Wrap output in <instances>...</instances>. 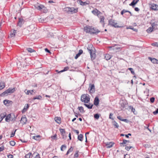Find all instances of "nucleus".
<instances>
[{
  "label": "nucleus",
  "mask_w": 158,
  "mask_h": 158,
  "mask_svg": "<svg viewBox=\"0 0 158 158\" xmlns=\"http://www.w3.org/2000/svg\"><path fill=\"white\" fill-rule=\"evenodd\" d=\"M64 10L68 14H74L77 13L78 12V8L67 7L64 8Z\"/></svg>",
  "instance_id": "nucleus-1"
},
{
  "label": "nucleus",
  "mask_w": 158,
  "mask_h": 158,
  "mask_svg": "<svg viewBox=\"0 0 158 158\" xmlns=\"http://www.w3.org/2000/svg\"><path fill=\"white\" fill-rule=\"evenodd\" d=\"M90 100L89 95L87 94H83L81 96V100L82 102L88 103L90 101Z\"/></svg>",
  "instance_id": "nucleus-2"
},
{
  "label": "nucleus",
  "mask_w": 158,
  "mask_h": 158,
  "mask_svg": "<svg viewBox=\"0 0 158 158\" xmlns=\"http://www.w3.org/2000/svg\"><path fill=\"white\" fill-rule=\"evenodd\" d=\"M15 91V88H9L8 89L2 93L1 94V96L2 97H3L5 96H6L9 93H12Z\"/></svg>",
  "instance_id": "nucleus-3"
},
{
  "label": "nucleus",
  "mask_w": 158,
  "mask_h": 158,
  "mask_svg": "<svg viewBox=\"0 0 158 158\" xmlns=\"http://www.w3.org/2000/svg\"><path fill=\"white\" fill-rule=\"evenodd\" d=\"M89 92L91 94L94 93L95 91V86L94 84H89Z\"/></svg>",
  "instance_id": "nucleus-4"
},
{
  "label": "nucleus",
  "mask_w": 158,
  "mask_h": 158,
  "mask_svg": "<svg viewBox=\"0 0 158 158\" xmlns=\"http://www.w3.org/2000/svg\"><path fill=\"white\" fill-rule=\"evenodd\" d=\"M100 32L98 29L94 27H91V30L90 33V34H97L98 33Z\"/></svg>",
  "instance_id": "nucleus-5"
},
{
  "label": "nucleus",
  "mask_w": 158,
  "mask_h": 158,
  "mask_svg": "<svg viewBox=\"0 0 158 158\" xmlns=\"http://www.w3.org/2000/svg\"><path fill=\"white\" fill-rule=\"evenodd\" d=\"M24 22L25 21L23 19L19 18L17 24L18 26L19 27H22V25L24 23Z\"/></svg>",
  "instance_id": "nucleus-6"
},
{
  "label": "nucleus",
  "mask_w": 158,
  "mask_h": 158,
  "mask_svg": "<svg viewBox=\"0 0 158 158\" xmlns=\"http://www.w3.org/2000/svg\"><path fill=\"white\" fill-rule=\"evenodd\" d=\"M91 27L87 25L84 28V30L87 33H89L90 34Z\"/></svg>",
  "instance_id": "nucleus-7"
},
{
  "label": "nucleus",
  "mask_w": 158,
  "mask_h": 158,
  "mask_svg": "<svg viewBox=\"0 0 158 158\" xmlns=\"http://www.w3.org/2000/svg\"><path fill=\"white\" fill-rule=\"evenodd\" d=\"M150 9L152 10H158V5L154 3L152 4L151 5Z\"/></svg>",
  "instance_id": "nucleus-8"
},
{
  "label": "nucleus",
  "mask_w": 158,
  "mask_h": 158,
  "mask_svg": "<svg viewBox=\"0 0 158 158\" xmlns=\"http://www.w3.org/2000/svg\"><path fill=\"white\" fill-rule=\"evenodd\" d=\"M78 1L80 4L81 6H86L89 4V1H86L85 2H83L81 0H78Z\"/></svg>",
  "instance_id": "nucleus-9"
},
{
  "label": "nucleus",
  "mask_w": 158,
  "mask_h": 158,
  "mask_svg": "<svg viewBox=\"0 0 158 158\" xmlns=\"http://www.w3.org/2000/svg\"><path fill=\"white\" fill-rule=\"evenodd\" d=\"M150 24H151L152 27H150L149 28V31L152 32L153 31V29H156L155 26L156 25V24L154 23H150Z\"/></svg>",
  "instance_id": "nucleus-10"
},
{
  "label": "nucleus",
  "mask_w": 158,
  "mask_h": 158,
  "mask_svg": "<svg viewBox=\"0 0 158 158\" xmlns=\"http://www.w3.org/2000/svg\"><path fill=\"white\" fill-rule=\"evenodd\" d=\"M99 99L98 96H96L94 100V104L96 106L98 105L99 102Z\"/></svg>",
  "instance_id": "nucleus-11"
},
{
  "label": "nucleus",
  "mask_w": 158,
  "mask_h": 158,
  "mask_svg": "<svg viewBox=\"0 0 158 158\" xmlns=\"http://www.w3.org/2000/svg\"><path fill=\"white\" fill-rule=\"evenodd\" d=\"M127 102L125 101L122 100L120 102L121 106L123 108L126 107V106L127 105Z\"/></svg>",
  "instance_id": "nucleus-12"
},
{
  "label": "nucleus",
  "mask_w": 158,
  "mask_h": 158,
  "mask_svg": "<svg viewBox=\"0 0 158 158\" xmlns=\"http://www.w3.org/2000/svg\"><path fill=\"white\" fill-rule=\"evenodd\" d=\"M130 142V141L127 140L126 139H123V142L122 143H120V144L121 146H126V143H129Z\"/></svg>",
  "instance_id": "nucleus-13"
},
{
  "label": "nucleus",
  "mask_w": 158,
  "mask_h": 158,
  "mask_svg": "<svg viewBox=\"0 0 158 158\" xmlns=\"http://www.w3.org/2000/svg\"><path fill=\"white\" fill-rule=\"evenodd\" d=\"M92 13L94 15L98 16L101 13L97 9H95L92 11Z\"/></svg>",
  "instance_id": "nucleus-14"
},
{
  "label": "nucleus",
  "mask_w": 158,
  "mask_h": 158,
  "mask_svg": "<svg viewBox=\"0 0 158 158\" xmlns=\"http://www.w3.org/2000/svg\"><path fill=\"white\" fill-rule=\"evenodd\" d=\"M149 59L154 64H158V60L155 58H152L150 57H149Z\"/></svg>",
  "instance_id": "nucleus-15"
},
{
  "label": "nucleus",
  "mask_w": 158,
  "mask_h": 158,
  "mask_svg": "<svg viewBox=\"0 0 158 158\" xmlns=\"http://www.w3.org/2000/svg\"><path fill=\"white\" fill-rule=\"evenodd\" d=\"M139 1V0H133L131 3L129 4V5L132 6L133 7Z\"/></svg>",
  "instance_id": "nucleus-16"
},
{
  "label": "nucleus",
  "mask_w": 158,
  "mask_h": 158,
  "mask_svg": "<svg viewBox=\"0 0 158 158\" xmlns=\"http://www.w3.org/2000/svg\"><path fill=\"white\" fill-rule=\"evenodd\" d=\"M5 117V121L7 122H10L11 118V114H10L7 115H6Z\"/></svg>",
  "instance_id": "nucleus-17"
},
{
  "label": "nucleus",
  "mask_w": 158,
  "mask_h": 158,
  "mask_svg": "<svg viewBox=\"0 0 158 158\" xmlns=\"http://www.w3.org/2000/svg\"><path fill=\"white\" fill-rule=\"evenodd\" d=\"M126 109L128 110H131V112H133L134 114H135V109L132 106H128V107L126 108Z\"/></svg>",
  "instance_id": "nucleus-18"
},
{
  "label": "nucleus",
  "mask_w": 158,
  "mask_h": 158,
  "mask_svg": "<svg viewBox=\"0 0 158 158\" xmlns=\"http://www.w3.org/2000/svg\"><path fill=\"white\" fill-rule=\"evenodd\" d=\"M114 144V143L112 142H110L109 143H107L106 144V146L107 148H109L112 147Z\"/></svg>",
  "instance_id": "nucleus-19"
},
{
  "label": "nucleus",
  "mask_w": 158,
  "mask_h": 158,
  "mask_svg": "<svg viewBox=\"0 0 158 158\" xmlns=\"http://www.w3.org/2000/svg\"><path fill=\"white\" fill-rule=\"evenodd\" d=\"M6 113H2L0 115V122L3 119L6 117Z\"/></svg>",
  "instance_id": "nucleus-20"
},
{
  "label": "nucleus",
  "mask_w": 158,
  "mask_h": 158,
  "mask_svg": "<svg viewBox=\"0 0 158 158\" xmlns=\"http://www.w3.org/2000/svg\"><path fill=\"white\" fill-rule=\"evenodd\" d=\"M21 121L23 123V124H26L27 121V118L25 116H22L21 118Z\"/></svg>",
  "instance_id": "nucleus-21"
},
{
  "label": "nucleus",
  "mask_w": 158,
  "mask_h": 158,
  "mask_svg": "<svg viewBox=\"0 0 158 158\" xmlns=\"http://www.w3.org/2000/svg\"><path fill=\"white\" fill-rule=\"evenodd\" d=\"M90 55V57L92 60H94L95 59V54L94 52L93 51L91 53H89Z\"/></svg>",
  "instance_id": "nucleus-22"
},
{
  "label": "nucleus",
  "mask_w": 158,
  "mask_h": 158,
  "mask_svg": "<svg viewBox=\"0 0 158 158\" xmlns=\"http://www.w3.org/2000/svg\"><path fill=\"white\" fill-rule=\"evenodd\" d=\"M115 23V21L112 19H111L109 21V24L112 27L114 26V24Z\"/></svg>",
  "instance_id": "nucleus-23"
},
{
  "label": "nucleus",
  "mask_w": 158,
  "mask_h": 158,
  "mask_svg": "<svg viewBox=\"0 0 158 158\" xmlns=\"http://www.w3.org/2000/svg\"><path fill=\"white\" fill-rule=\"evenodd\" d=\"M84 105L89 109H92L93 106H94L93 104H91L90 103H89V104L85 103L84 104Z\"/></svg>",
  "instance_id": "nucleus-24"
},
{
  "label": "nucleus",
  "mask_w": 158,
  "mask_h": 158,
  "mask_svg": "<svg viewBox=\"0 0 158 158\" xmlns=\"http://www.w3.org/2000/svg\"><path fill=\"white\" fill-rule=\"evenodd\" d=\"M55 121L58 123L60 124L61 123V118L60 117H56L54 118Z\"/></svg>",
  "instance_id": "nucleus-25"
},
{
  "label": "nucleus",
  "mask_w": 158,
  "mask_h": 158,
  "mask_svg": "<svg viewBox=\"0 0 158 158\" xmlns=\"http://www.w3.org/2000/svg\"><path fill=\"white\" fill-rule=\"evenodd\" d=\"M42 98V97L41 95L37 96L35 97H34L32 99V101H33L35 99L40 100Z\"/></svg>",
  "instance_id": "nucleus-26"
},
{
  "label": "nucleus",
  "mask_w": 158,
  "mask_h": 158,
  "mask_svg": "<svg viewBox=\"0 0 158 158\" xmlns=\"http://www.w3.org/2000/svg\"><path fill=\"white\" fill-rule=\"evenodd\" d=\"M78 109L81 113H84L85 112L83 107L82 106H78Z\"/></svg>",
  "instance_id": "nucleus-27"
},
{
  "label": "nucleus",
  "mask_w": 158,
  "mask_h": 158,
  "mask_svg": "<svg viewBox=\"0 0 158 158\" xmlns=\"http://www.w3.org/2000/svg\"><path fill=\"white\" fill-rule=\"evenodd\" d=\"M113 125L114 126L115 128H118L119 125L118 123L115 121H114L112 122Z\"/></svg>",
  "instance_id": "nucleus-28"
},
{
  "label": "nucleus",
  "mask_w": 158,
  "mask_h": 158,
  "mask_svg": "<svg viewBox=\"0 0 158 158\" xmlns=\"http://www.w3.org/2000/svg\"><path fill=\"white\" fill-rule=\"evenodd\" d=\"M83 135L82 134H80L78 135L77 137L78 139L81 141H82L83 140Z\"/></svg>",
  "instance_id": "nucleus-29"
},
{
  "label": "nucleus",
  "mask_w": 158,
  "mask_h": 158,
  "mask_svg": "<svg viewBox=\"0 0 158 158\" xmlns=\"http://www.w3.org/2000/svg\"><path fill=\"white\" fill-rule=\"evenodd\" d=\"M5 87V83L4 82H1L0 83V90H1Z\"/></svg>",
  "instance_id": "nucleus-30"
},
{
  "label": "nucleus",
  "mask_w": 158,
  "mask_h": 158,
  "mask_svg": "<svg viewBox=\"0 0 158 158\" xmlns=\"http://www.w3.org/2000/svg\"><path fill=\"white\" fill-rule=\"evenodd\" d=\"M73 149V148L72 147H71L68 150L67 152L66 155H68L69 153L71 152H72Z\"/></svg>",
  "instance_id": "nucleus-31"
},
{
  "label": "nucleus",
  "mask_w": 158,
  "mask_h": 158,
  "mask_svg": "<svg viewBox=\"0 0 158 158\" xmlns=\"http://www.w3.org/2000/svg\"><path fill=\"white\" fill-rule=\"evenodd\" d=\"M111 58V56L109 54H106L105 56V58L106 60H108Z\"/></svg>",
  "instance_id": "nucleus-32"
},
{
  "label": "nucleus",
  "mask_w": 158,
  "mask_h": 158,
  "mask_svg": "<svg viewBox=\"0 0 158 158\" xmlns=\"http://www.w3.org/2000/svg\"><path fill=\"white\" fill-rule=\"evenodd\" d=\"M32 154H31V153L30 152L25 155V158H30L31 156V157H32L33 156H32Z\"/></svg>",
  "instance_id": "nucleus-33"
},
{
  "label": "nucleus",
  "mask_w": 158,
  "mask_h": 158,
  "mask_svg": "<svg viewBox=\"0 0 158 158\" xmlns=\"http://www.w3.org/2000/svg\"><path fill=\"white\" fill-rule=\"evenodd\" d=\"M34 155H35V156L34 158H40L39 154L36 152H34L33 154H32V156H33Z\"/></svg>",
  "instance_id": "nucleus-34"
},
{
  "label": "nucleus",
  "mask_w": 158,
  "mask_h": 158,
  "mask_svg": "<svg viewBox=\"0 0 158 158\" xmlns=\"http://www.w3.org/2000/svg\"><path fill=\"white\" fill-rule=\"evenodd\" d=\"M67 148V147L65 145H62L60 148V150L61 151H63L64 150H65Z\"/></svg>",
  "instance_id": "nucleus-35"
},
{
  "label": "nucleus",
  "mask_w": 158,
  "mask_h": 158,
  "mask_svg": "<svg viewBox=\"0 0 158 158\" xmlns=\"http://www.w3.org/2000/svg\"><path fill=\"white\" fill-rule=\"evenodd\" d=\"M128 69L130 70L131 73L134 75H135V73L134 72V69L133 68H129Z\"/></svg>",
  "instance_id": "nucleus-36"
},
{
  "label": "nucleus",
  "mask_w": 158,
  "mask_h": 158,
  "mask_svg": "<svg viewBox=\"0 0 158 158\" xmlns=\"http://www.w3.org/2000/svg\"><path fill=\"white\" fill-rule=\"evenodd\" d=\"M69 69V67L68 66L67 67H65L64 69L60 71V72H59V73H62V72H64V71H67L68 69Z\"/></svg>",
  "instance_id": "nucleus-37"
},
{
  "label": "nucleus",
  "mask_w": 158,
  "mask_h": 158,
  "mask_svg": "<svg viewBox=\"0 0 158 158\" xmlns=\"http://www.w3.org/2000/svg\"><path fill=\"white\" fill-rule=\"evenodd\" d=\"M59 130L61 135L63 134H65L66 132L64 129H60Z\"/></svg>",
  "instance_id": "nucleus-38"
},
{
  "label": "nucleus",
  "mask_w": 158,
  "mask_h": 158,
  "mask_svg": "<svg viewBox=\"0 0 158 158\" xmlns=\"http://www.w3.org/2000/svg\"><path fill=\"white\" fill-rule=\"evenodd\" d=\"M92 45H90L89 46H88L87 48V50H88L89 53L90 52L91 53V52L93 51L92 49L91 48L92 47Z\"/></svg>",
  "instance_id": "nucleus-39"
},
{
  "label": "nucleus",
  "mask_w": 158,
  "mask_h": 158,
  "mask_svg": "<svg viewBox=\"0 0 158 158\" xmlns=\"http://www.w3.org/2000/svg\"><path fill=\"white\" fill-rule=\"evenodd\" d=\"M27 50L28 52H30V53H32L33 52H35V51L34 49L30 48H27Z\"/></svg>",
  "instance_id": "nucleus-40"
},
{
  "label": "nucleus",
  "mask_w": 158,
  "mask_h": 158,
  "mask_svg": "<svg viewBox=\"0 0 158 158\" xmlns=\"http://www.w3.org/2000/svg\"><path fill=\"white\" fill-rule=\"evenodd\" d=\"M100 22L102 23V24H104V18L103 16H102L100 19Z\"/></svg>",
  "instance_id": "nucleus-41"
},
{
  "label": "nucleus",
  "mask_w": 158,
  "mask_h": 158,
  "mask_svg": "<svg viewBox=\"0 0 158 158\" xmlns=\"http://www.w3.org/2000/svg\"><path fill=\"white\" fill-rule=\"evenodd\" d=\"M11 102L9 100L5 99L3 101V103L5 105H6L7 103H9L10 102Z\"/></svg>",
  "instance_id": "nucleus-42"
},
{
  "label": "nucleus",
  "mask_w": 158,
  "mask_h": 158,
  "mask_svg": "<svg viewBox=\"0 0 158 158\" xmlns=\"http://www.w3.org/2000/svg\"><path fill=\"white\" fill-rule=\"evenodd\" d=\"M99 117H100V115L98 113L95 114L94 115V118H96L97 119H98L99 118Z\"/></svg>",
  "instance_id": "nucleus-43"
},
{
  "label": "nucleus",
  "mask_w": 158,
  "mask_h": 158,
  "mask_svg": "<svg viewBox=\"0 0 158 158\" xmlns=\"http://www.w3.org/2000/svg\"><path fill=\"white\" fill-rule=\"evenodd\" d=\"M10 144L12 146H14L15 144V142L14 141L11 140L9 142Z\"/></svg>",
  "instance_id": "nucleus-44"
},
{
  "label": "nucleus",
  "mask_w": 158,
  "mask_h": 158,
  "mask_svg": "<svg viewBox=\"0 0 158 158\" xmlns=\"http://www.w3.org/2000/svg\"><path fill=\"white\" fill-rule=\"evenodd\" d=\"M127 29H132L136 32H137L138 31L137 29H135L132 26H129V27L127 28Z\"/></svg>",
  "instance_id": "nucleus-45"
},
{
  "label": "nucleus",
  "mask_w": 158,
  "mask_h": 158,
  "mask_svg": "<svg viewBox=\"0 0 158 158\" xmlns=\"http://www.w3.org/2000/svg\"><path fill=\"white\" fill-rule=\"evenodd\" d=\"M44 7V6L43 5H40L38 6L37 7V8L38 10H40L43 9V7Z\"/></svg>",
  "instance_id": "nucleus-46"
},
{
  "label": "nucleus",
  "mask_w": 158,
  "mask_h": 158,
  "mask_svg": "<svg viewBox=\"0 0 158 158\" xmlns=\"http://www.w3.org/2000/svg\"><path fill=\"white\" fill-rule=\"evenodd\" d=\"M40 135H37L35 136V139L36 140H39L40 138Z\"/></svg>",
  "instance_id": "nucleus-47"
},
{
  "label": "nucleus",
  "mask_w": 158,
  "mask_h": 158,
  "mask_svg": "<svg viewBox=\"0 0 158 158\" xmlns=\"http://www.w3.org/2000/svg\"><path fill=\"white\" fill-rule=\"evenodd\" d=\"M125 147V149L127 151H129L131 148H132V147L131 146H128L126 145V146Z\"/></svg>",
  "instance_id": "nucleus-48"
},
{
  "label": "nucleus",
  "mask_w": 158,
  "mask_h": 158,
  "mask_svg": "<svg viewBox=\"0 0 158 158\" xmlns=\"http://www.w3.org/2000/svg\"><path fill=\"white\" fill-rule=\"evenodd\" d=\"M16 131V130H15V131H12L11 132V134L10 135V137H13L15 135V132Z\"/></svg>",
  "instance_id": "nucleus-49"
},
{
  "label": "nucleus",
  "mask_w": 158,
  "mask_h": 158,
  "mask_svg": "<svg viewBox=\"0 0 158 158\" xmlns=\"http://www.w3.org/2000/svg\"><path fill=\"white\" fill-rule=\"evenodd\" d=\"M123 121H124L127 123H130L131 121L127 119H123Z\"/></svg>",
  "instance_id": "nucleus-50"
},
{
  "label": "nucleus",
  "mask_w": 158,
  "mask_h": 158,
  "mask_svg": "<svg viewBox=\"0 0 158 158\" xmlns=\"http://www.w3.org/2000/svg\"><path fill=\"white\" fill-rule=\"evenodd\" d=\"M79 152L78 151H77L76 153L74 155V157L77 158L78 157V153Z\"/></svg>",
  "instance_id": "nucleus-51"
},
{
  "label": "nucleus",
  "mask_w": 158,
  "mask_h": 158,
  "mask_svg": "<svg viewBox=\"0 0 158 158\" xmlns=\"http://www.w3.org/2000/svg\"><path fill=\"white\" fill-rule=\"evenodd\" d=\"M30 28H35L34 25H31L28 26L27 27V28L28 29L27 30L29 31Z\"/></svg>",
  "instance_id": "nucleus-52"
},
{
  "label": "nucleus",
  "mask_w": 158,
  "mask_h": 158,
  "mask_svg": "<svg viewBox=\"0 0 158 158\" xmlns=\"http://www.w3.org/2000/svg\"><path fill=\"white\" fill-rule=\"evenodd\" d=\"M45 19L46 18L44 19L41 18L39 19V21L40 22L43 23Z\"/></svg>",
  "instance_id": "nucleus-53"
},
{
  "label": "nucleus",
  "mask_w": 158,
  "mask_h": 158,
  "mask_svg": "<svg viewBox=\"0 0 158 158\" xmlns=\"http://www.w3.org/2000/svg\"><path fill=\"white\" fill-rule=\"evenodd\" d=\"M113 114H112V113H110V115H109V119H112V120H114V118L112 117V116H113Z\"/></svg>",
  "instance_id": "nucleus-54"
},
{
  "label": "nucleus",
  "mask_w": 158,
  "mask_h": 158,
  "mask_svg": "<svg viewBox=\"0 0 158 158\" xmlns=\"http://www.w3.org/2000/svg\"><path fill=\"white\" fill-rule=\"evenodd\" d=\"M114 27H115V28H120V27H121V26H119L118 25V23H117L116 22H115V23H114Z\"/></svg>",
  "instance_id": "nucleus-55"
},
{
  "label": "nucleus",
  "mask_w": 158,
  "mask_h": 158,
  "mask_svg": "<svg viewBox=\"0 0 158 158\" xmlns=\"http://www.w3.org/2000/svg\"><path fill=\"white\" fill-rule=\"evenodd\" d=\"M29 107V105L28 104H27L25 105L24 108H25L27 110H28Z\"/></svg>",
  "instance_id": "nucleus-56"
},
{
  "label": "nucleus",
  "mask_w": 158,
  "mask_h": 158,
  "mask_svg": "<svg viewBox=\"0 0 158 158\" xmlns=\"http://www.w3.org/2000/svg\"><path fill=\"white\" fill-rule=\"evenodd\" d=\"M13 115H14V117L12 118H11V121L14 122L15 121L16 117H15V115L14 114H13Z\"/></svg>",
  "instance_id": "nucleus-57"
},
{
  "label": "nucleus",
  "mask_w": 158,
  "mask_h": 158,
  "mask_svg": "<svg viewBox=\"0 0 158 158\" xmlns=\"http://www.w3.org/2000/svg\"><path fill=\"white\" fill-rule=\"evenodd\" d=\"M155 98L154 97H152L150 98V102L152 103H153L154 102L155 100Z\"/></svg>",
  "instance_id": "nucleus-58"
},
{
  "label": "nucleus",
  "mask_w": 158,
  "mask_h": 158,
  "mask_svg": "<svg viewBox=\"0 0 158 158\" xmlns=\"http://www.w3.org/2000/svg\"><path fill=\"white\" fill-rule=\"evenodd\" d=\"M27 91V89H26L24 91V92L25 93V94H27V95H29L30 94V90H27V91L26 92V91Z\"/></svg>",
  "instance_id": "nucleus-59"
},
{
  "label": "nucleus",
  "mask_w": 158,
  "mask_h": 158,
  "mask_svg": "<svg viewBox=\"0 0 158 158\" xmlns=\"http://www.w3.org/2000/svg\"><path fill=\"white\" fill-rule=\"evenodd\" d=\"M153 113L154 115H156L158 114V108L156 110V111H153Z\"/></svg>",
  "instance_id": "nucleus-60"
},
{
  "label": "nucleus",
  "mask_w": 158,
  "mask_h": 158,
  "mask_svg": "<svg viewBox=\"0 0 158 158\" xmlns=\"http://www.w3.org/2000/svg\"><path fill=\"white\" fill-rule=\"evenodd\" d=\"M4 149V146L2 145L0 147V152L3 151Z\"/></svg>",
  "instance_id": "nucleus-61"
},
{
  "label": "nucleus",
  "mask_w": 158,
  "mask_h": 158,
  "mask_svg": "<svg viewBox=\"0 0 158 158\" xmlns=\"http://www.w3.org/2000/svg\"><path fill=\"white\" fill-rule=\"evenodd\" d=\"M7 156L8 158H13V155L11 154H9Z\"/></svg>",
  "instance_id": "nucleus-62"
},
{
  "label": "nucleus",
  "mask_w": 158,
  "mask_h": 158,
  "mask_svg": "<svg viewBox=\"0 0 158 158\" xmlns=\"http://www.w3.org/2000/svg\"><path fill=\"white\" fill-rule=\"evenodd\" d=\"M80 56V55L78 53L75 56V59H77Z\"/></svg>",
  "instance_id": "nucleus-63"
},
{
  "label": "nucleus",
  "mask_w": 158,
  "mask_h": 158,
  "mask_svg": "<svg viewBox=\"0 0 158 158\" xmlns=\"http://www.w3.org/2000/svg\"><path fill=\"white\" fill-rule=\"evenodd\" d=\"M117 118L119 119V120L121 121H122L123 120V118L121 116H118L117 117Z\"/></svg>",
  "instance_id": "nucleus-64"
}]
</instances>
